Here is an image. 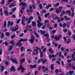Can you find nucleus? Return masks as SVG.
Returning a JSON list of instances; mask_svg holds the SVG:
<instances>
[{"mask_svg":"<svg viewBox=\"0 0 75 75\" xmlns=\"http://www.w3.org/2000/svg\"><path fill=\"white\" fill-rule=\"evenodd\" d=\"M37 14L38 15V18H39V21H38V24L37 25V26L40 27H41L42 25H43V23H41L40 22H41L42 21H41V18L40 17V16L39 15V12H36Z\"/></svg>","mask_w":75,"mask_h":75,"instance_id":"obj_1","label":"nucleus"},{"mask_svg":"<svg viewBox=\"0 0 75 75\" xmlns=\"http://www.w3.org/2000/svg\"><path fill=\"white\" fill-rule=\"evenodd\" d=\"M27 38L21 39L19 40V42L17 43L16 44V45L17 46H19V45L20 47H21V45H22V44L20 42H21L22 41H23V42H24L25 41H27Z\"/></svg>","mask_w":75,"mask_h":75,"instance_id":"obj_2","label":"nucleus"},{"mask_svg":"<svg viewBox=\"0 0 75 75\" xmlns=\"http://www.w3.org/2000/svg\"><path fill=\"white\" fill-rule=\"evenodd\" d=\"M8 60H9V61H12V62L13 63H15L16 64H17V61L16 59H13V58L11 57H7Z\"/></svg>","mask_w":75,"mask_h":75,"instance_id":"obj_3","label":"nucleus"},{"mask_svg":"<svg viewBox=\"0 0 75 75\" xmlns=\"http://www.w3.org/2000/svg\"><path fill=\"white\" fill-rule=\"evenodd\" d=\"M21 5H22L23 7H22V10H24V8L25 7H27V4H26L24 3V2H21L19 4V6H21Z\"/></svg>","mask_w":75,"mask_h":75,"instance_id":"obj_4","label":"nucleus"},{"mask_svg":"<svg viewBox=\"0 0 75 75\" xmlns=\"http://www.w3.org/2000/svg\"><path fill=\"white\" fill-rule=\"evenodd\" d=\"M51 16L52 18L54 20H56V19L58 20V23H59L61 21V20L59 18H58V16H57L55 18H54V16H55L54 15V13H52V15H51Z\"/></svg>","mask_w":75,"mask_h":75,"instance_id":"obj_5","label":"nucleus"},{"mask_svg":"<svg viewBox=\"0 0 75 75\" xmlns=\"http://www.w3.org/2000/svg\"><path fill=\"white\" fill-rule=\"evenodd\" d=\"M28 19L27 18L26 19V18L24 16H23V18L22 19V24L23 25H25V23H24V21H27Z\"/></svg>","mask_w":75,"mask_h":75,"instance_id":"obj_6","label":"nucleus"},{"mask_svg":"<svg viewBox=\"0 0 75 75\" xmlns=\"http://www.w3.org/2000/svg\"><path fill=\"white\" fill-rule=\"evenodd\" d=\"M20 69H21V71L22 73H23L24 72V70H26L27 69H24L23 67L22 66H20L19 68L18 69V71H20Z\"/></svg>","mask_w":75,"mask_h":75,"instance_id":"obj_7","label":"nucleus"},{"mask_svg":"<svg viewBox=\"0 0 75 75\" xmlns=\"http://www.w3.org/2000/svg\"><path fill=\"white\" fill-rule=\"evenodd\" d=\"M34 40V37L33 36V35H31V38L30 40H29V41L30 42V43H33Z\"/></svg>","mask_w":75,"mask_h":75,"instance_id":"obj_8","label":"nucleus"},{"mask_svg":"<svg viewBox=\"0 0 75 75\" xmlns=\"http://www.w3.org/2000/svg\"><path fill=\"white\" fill-rule=\"evenodd\" d=\"M41 61H42V64H44L45 62H47V59L42 60V59L41 58L38 60V63H40Z\"/></svg>","mask_w":75,"mask_h":75,"instance_id":"obj_9","label":"nucleus"},{"mask_svg":"<svg viewBox=\"0 0 75 75\" xmlns=\"http://www.w3.org/2000/svg\"><path fill=\"white\" fill-rule=\"evenodd\" d=\"M61 36H62L61 35L55 36L54 37V39L56 40L57 41H59V39H60V38H61Z\"/></svg>","mask_w":75,"mask_h":75,"instance_id":"obj_10","label":"nucleus"},{"mask_svg":"<svg viewBox=\"0 0 75 75\" xmlns=\"http://www.w3.org/2000/svg\"><path fill=\"white\" fill-rule=\"evenodd\" d=\"M41 69H43V71L44 72H45L48 71V68L47 67L45 68V66H42L41 67Z\"/></svg>","mask_w":75,"mask_h":75,"instance_id":"obj_11","label":"nucleus"},{"mask_svg":"<svg viewBox=\"0 0 75 75\" xmlns=\"http://www.w3.org/2000/svg\"><path fill=\"white\" fill-rule=\"evenodd\" d=\"M59 25H60L61 27H62L63 28H65V27L66 26V24H65V23H64L63 24V25L62 24V23H60L59 24Z\"/></svg>","mask_w":75,"mask_h":75,"instance_id":"obj_12","label":"nucleus"},{"mask_svg":"<svg viewBox=\"0 0 75 75\" xmlns=\"http://www.w3.org/2000/svg\"><path fill=\"white\" fill-rule=\"evenodd\" d=\"M37 54H38V51H37V50H34L33 52V55H37Z\"/></svg>","mask_w":75,"mask_h":75,"instance_id":"obj_13","label":"nucleus"},{"mask_svg":"<svg viewBox=\"0 0 75 75\" xmlns=\"http://www.w3.org/2000/svg\"><path fill=\"white\" fill-rule=\"evenodd\" d=\"M8 26H10V25H11V26H12L13 25V22H10V21H9L8 22Z\"/></svg>","mask_w":75,"mask_h":75,"instance_id":"obj_14","label":"nucleus"},{"mask_svg":"<svg viewBox=\"0 0 75 75\" xmlns=\"http://www.w3.org/2000/svg\"><path fill=\"white\" fill-rule=\"evenodd\" d=\"M20 61L21 62V64L22 65L23 64V62L25 61V58H23V59H21Z\"/></svg>","mask_w":75,"mask_h":75,"instance_id":"obj_15","label":"nucleus"},{"mask_svg":"<svg viewBox=\"0 0 75 75\" xmlns=\"http://www.w3.org/2000/svg\"><path fill=\"white\" fill-rule=\"evenodd\" d=\"M18 29V26L16 25L15 28H14L13 29V31H16Z\"/></svg>","mask_w":75,"mask_h":75,"instance_id":"obj_16","label":"nucleus"},{"mask_svg":"<svg viewBox=\"0 0 75 75\" xmlns=\"http://www.w3.org/2000/svg\"><path fill=\"white\" fill-rule=\"evenodd\" d=\"M62 54V53H61V52H60L59 54V57H61L62 59H64V55H62L61 56V54Z\"/></svg>","mask_w":75,"mask_h":75,"instance_id":"obj_17","label":"nucleus"},{"mask_svg":"<svg viewBox=\"0 0 75 75\" xmlns=\"http://www.w3.org/2000/svg\"><path fill=\"white\" fill-rule=\"evenodd\" d=\"M45 32L46 31H43L42 30H39L38 31L39 33H40L41 34H44L45 33Z\"/></svg>","mask_w":75,"mask_h":75,"instance_id":"obj_18","label":"nucleus"},{"mask_svg":"<svg viewBox=\"0 0 75 75\" xmlns=\"http://www.w3.org/2000/svg\"><path fill=\"white\" fill-rule=\"evenodd\" d=\"M69 67H72L73 69H75V67L73 66L74 65L73 64H70L69 65Z\"/></svg>","mask_w":75,"mask_h":75,"instance_id":"obj_19","label":"nucleus"},{"mask_svg":"<svg viewBox=\"0 0 75 75\" xmlns=\"http://www.w3.org/2000/svg\"><path fill=\"white\" fill-rule=\"evenodd\" d=\"M11 70L12 71H13V72H14V71H16V69H15V68H14V67L13 66L11 67Z\"/></svg>","mask_w":75,"mask_h":75,"instance_id":"obj_20","label":"nucleus"},{"mask_svg":"<svg viewBox=\"0 0 75 75\" xmlns=\"http://www.w3.org/2000/svg\"><path fill=\"white\" fill-rule=\"evenodd\" d=\"M36 64H35L33 65H30V68L31 69L32 68H35L36 67Z\"/></svg>","mask_w":75,"mask_h":75,"instance_id":"obj_21","label":"nucleus"},{"mask_svg":"<svg viewBox=\"0 0 75 75\" xmlns=\"http://www.w3.org/2000/svg\"><path fill=\"white\" fill-rule=\"evenodd\" d=\"M71 57L72 58V59L73 61H75V55L73 54L71 56Z\"/></svg>","mask_w":75,"mask_h":75,"instance_id":"obj_22","label":"nucleus"},{"mask_svg":"<svg viewBox=\"0 0 75 75\" xmlns=\"http://www.w3.org/2000/svg\"><path fill=\"white\" fill-rule=\"evenodd\" d=\"M14 6V3H13L9 5V7L10 8H11L12 7H13Z\"/></svg>","mask_w":75,"mask_h":75,"instance_id":"obj_23","label":"nucleus"},{"mask_svg":"<svg viewBox=\"0 0 75 75\" xmlns=\"http://www.w3.org/2000/svg\"><path fill=\"white\" fill-rule=\"evenodd\" d=\"M52 57L53 58H55L56 57V55H49V58H51Z\"/></svg>","mask_w":75,"mask_h":75,"instance_id":"obj_24","label":"nucleus"},{"mask_svg":"<svg viewBox=\"0 0 75 75\" xmlns=\"http://www.w3.org/2000/svg\"><path fill=\"white\" fill-rule=\"evenodd\" d=\"M4 67L3 66H1V71L2 73L3 72V71H4Z\"/></svg>","mask_w":75,"mask_h":75,"instance_id":"obj_25","label":"nucleus"},{"mask_svg":"<svg viewBox=\"0 0 75 75\" xmlns=\"http://www.w3.org/2000/svg\"><path fill=\"white\" fill-rule=\"evenodd\" d=\"M32 25L33 27H35V26H36V23H35V21L33 22L32 23Z\"/></svg>","mask_w":75,"mask_h":75,"instance_id":"obj_26","label":"nucleus"},{"mask_svg":"<svg viewBox=\"0 0 75 75\" xmlns=\"http://www.w3.org/2000/svg\"><path fill=\"white\" fill-rule=\"evenodd\" d=\"M44 36L45 37H46L47 38H48L49 37V35L48 34V33H47L45 34L44 35Z\"/></svg>","mask_w":75,"mask_h":75,"instance_id":"obj_27","label":"nucleus"},{"mask_svg":"<svg viewBox=\"0 0 75 75\" xmlns=\"http://www.w3.org/2000/svg\"><path fill=\"white\" fill-rule=\"evenodd\" d=\"M31 26L28 25L26 26V28H25V29L26 30H29V28H31Z\"/></svg>","mask_w":75,"mask_h":75,"instance_id":"obj_28","label":"nucleus"},{"mask_svg":"<svg viewBox=\"0 0 75 75\" xmlns=\"http://www.w3.org/2000/svg\"><path fill=\"white\" fill-rule=\"evenodd\" d=\"M49 51L52 54L54 53V51L53 50H52V48H50L49 49Z\"/></svg>","mask_w":75,"mask_h":75,"instance_id":"obj_29","label":"nucleus"},{"mask_svg":"<svg viewBox=\"0 0 75 75\" xmlns=\"http://www.w3.org/2000/svg\"><path fill=\"white\" fill-rule=\"evenodd\" d=\"M33 11L32 10H30L28 9L26 11V12H27V13H29V12H33Z\"/></svg>","mask_w":75,"mask_h":75,"instance_id":"obj_30","label":"nucleus"},{"mask_svg":"<svg viewBox=\"0 0 75 75\" xmlns=\"http://www.w3.org/2000/svg\"><path fill=\"white\" fill-rule=\"evenodd\" d=\"M4 12L6 16H7V15L8 14V11L6 10H4Z\"/></svg>","mask_w":75,"mask_h":75,"instance_id":"obj_31","label":"nucleus"},{"mask_svg":"<svg viewBox=\"0 0 75 75\" xmlns=\"http://www.w3.org/2000/svg\"><path fill=\"white\" fill-rule=\"evenodd\" d=\"M64 18L66 19V20L68 21L69 20H70V19L69 18H67V17L66 16H65L64 17Z\"/></svg>","mask_w":75,"mask_h":75,"instance_id":"obj_32","label":"nucleus"},{"mask_svg":"<svg viewBox=\"0 0 75 75\" xmlns=\"http://www.w3.org/2000/svg\"><path fill=\"white\" fill-rule=\"evenodd\" d=\"M60 11H59V8H57L56 9V13H60Z\"/></svg>","mask_w":75,"mask_h":75,"instance_id":"obj_33","label":"nucleus"},{"mask_svg":"<svg viewBox=\"0 0 75 75\" xmlns=\"http://www.w3.org/2000/svg\"><path fill=\"white\" fill-rule=\"evenodd\" d=\"M2 10H3V9L2 8H1L0 9V14H1V15L3 16V12L2 11Z\"/></svg>","mask_w":75,"mask_h":75,"instance_id":"obj_34","label":"nucleus"},{"mask_svg":"<svg viewBox=\"0 0 75 75\" xmlns=\"http://www.w3.org/2000/svg\"><path fill=\"white\" fill-rule=\"evenodd\" d=\"M59 6V3H57L56 4H54L53 5L54 7H57V6Z\"/></svg>","mask_w":75,"mask_h":75,"instance_id":"obj_35","label":"nucleus"},{"mask_svg":"<svg viewBox=\"0 0 75 75\" xmlns=\"http://www.w3.org/2000/svg\"><path fill=\"white\" fill-rule=\"evenodd\" d=\"M65 14V11H63L62 12V13H61V14H60V16L61 17H62V16L63 15V14Z\"/></svg>","mask_w":75,"mask_h":75,"instance_id":"obj_36","label":"nucleus"},{"mask_svg":"<svg viewBox=\"0 0 75 75\" xmlns=\"http://www.w3.org/2000/svg\"><path fill=\"white\" fill-rule=\"evenodd\" d=\"M50 13H46L45 15V17H47L49 15H50Z\"/></svg>","mask_w":75,"mask_h":75,"instance_id":"obj_37","label":"nucleus"},{"mask_svg":"<svg viewBox=\"0 0 75 75\" xmlns=\"http://www.w3.org/2000/svg\"><path fill=\"white\" fill-rule=\"evenodd\" d=\"M36 49H37V50H37V51L38 50H39L40 52H41V49H40V48L38 47H36Z\"/></svg>","mask_w":75,"mask_h":75,"instance_id":"obj_38","label":"nucleus"},{"mask_svg":"<svg viewBox=\"0 0 75 75\" xmlns=\"http://www.w3.org/2000/svg\"><path fill=\"white\" fill-rule=\"evenodd\" d=\"M5 35L6 36H9L10 35V33L8 32H6Z\"/></svg>","mask_w":75,"mask_h":75,"instance_id":"obj_39","label":"nucleus"},{"mask_svg":"<svg viewBox=\"0 0 75 75\" xmlns=\"http://www.w3.org/2000/svg\"><path fill=\"white\" fill-rule=\"evenodd\" d=\"M9 43L11 44H13V45L14 44V41L13 40H11V41H10L9 42Z\"/></svg>","mask_w":75,"mask_h":75,"instance_id":"obj_40","label":"nucleus"},{"mask_svg":"<svg viewBox=\"0 0 75 75\" xmlns=\"http://www.w3.org/2000/svg\"><path fill=\"white\" fill-rule=\"evenodd\" d=\"M74 72L73 71H69V74L70 75H72V74H74Z\"/></svg>","mask_w":75,"mask_h":75,"instance_id":"obj_41","label":"nucleus"},{"mask_svg":"<svg viewBox=\"0 0 75 75\" xmlns=\"http://www.w3.org/2000/svg\"><path fill=\"white\" fill-rule=\"evenodd\" d=\"M25 50V48H24V47H21V51H23V50Z\"/></svg>","mask_w":75,"mask_h":75,"instance_id":"obj_42","label":"nucleus"},{"mask_svg":"<svg viewBox=\"0 0 75 75\" xmlns=\"http://www.w3.org/2000/svg\"><path fill=\"white\" fill-rule=\"evenodd\" d=\"M72 61V59H68L67 60V62L68 63H71V62Z\"/></svg>","mask_w":75,"mask_h":75,"instance_id":"obj_43","label":"nucleus"},{"mask_svg":"<svg viewBox=\"0 0 75 75\" xmlns=\"http://www.w3.org/2000/svg\"><path fill=\"white\" fill-rule=\"evenodd\" d=\"M71 42V40H67L66 42V43L67 44H69Z\"/></svg>","mask_w":75,"mask_h":75,"instance_id":"obj_44","label":"nucleus"},{"mask_svg":"<svg viewBox=\"0 0 75 75\" xmlns=\"http://www.w3.org/2000/svg\"><path fill=\"white\" fill-rule=\"evenodd\" d=\"M7 24V23H6V21H5L4 23V27H6V24Z\"/></svg>","mask_w":75,"mask_h":75,"instance_id":"obj_45","label":"nucleus"},{"mask_svg":"<svg viewBox=\"0 0 75 75\" xmlns=\"http://www.w3.org/2000/svg\"><path fill=\"white\" fill-rule=\"evenodd\" d=\"M28 31H30V33L31 34L33 33V30H32V29H30V30H28Z\"/></svg>","mask_w":75,"mask_h":75,"instance_id":"obj_46","label":"nucleus"},{"mask_svg":"<svg viewBox=\"0 0 75 75\" xmlns=\"http://www.w3.org/2000/svg\"><path fill=\"white\" fill-rule=\"evenodd\" d=\"M4 37V34L3 33H1V38H3V37Z\"/></svg>","mask_w":75,"mask_h":75,"instance_id":"obj_47","label":"nucleus"},{"mask_svg":"<svg viewBox=\"0 0 75 75\" xmlns=\"http://www.w3.org/2000/svg\"><path fill=\"white\" fill-rule=\"evenodd\" d=\"M39 7L40 9H41L42 7V5L41 4H40L39 5Z\"/></svg>","mask_w":75,"mask_h":75,"instance_id":"obj_48","label":"nucleus"},{"mask_svg":"<svg viewBox=\"0 0 75 75\" xmlns=\"http://www.w3.org/2000/svg\"><path fill=\"white\" fill-rule=\"evenodd\" d=\"M13 47L12 46H10L9 47V48L8 49L9 51H11V49H12Z\"/></svg>","mask_w":75,"mask_h":75,"instance_id":"obj_49","label":"nucleus"},{"mask_svg":"<svg viewBox=\"0 0 75 75\" xmlns=\"http://www.w3.org/2000/svg\"><path fill=\"white\" fill-rule=\"evenodd\" d=\"M33 17L31 16L29 18H28V20H33Z\"/></svg>","mask_w":75,"mask_h":75,"instance_id":"obj_50","label":"nucleus"},{"mask_svg":"<svg viewBox=\"0 0 75 75\" xmlns=\"http://www.w3.org/2000/svg\"><path fill=\"white\" fill-rule=\"evenodd\" d=\"M66 13L67 14H69L71 13V11H70L67 10L66 11Z\"/></svg>","mask_w":75,"mask_h":75,"instance_id":"obj_51","label":"nucleus"},{"mask_svg":"<svg viewBox=\"0 0 75 75\" xmlns=\"http://www.w3.org/2000/svg\"><path fill=\"white\" fill-rule=\"evenodd\" d=\"M24 55H25V54H24V53L23 54L21 55V58H23V57Z\"/></svg>","mask_w":75,"mask_h":75,"instance_id":"obj_52","label":"nucleus"},{"mask_svg":"<svg viewBox=\"0 0 75 75\" xmlns=\"http://www.w3.org/2000/svg\"><path fill=\"white\" fill-rule=\"evenodd\" d=\"M54 68V64H52L51 65V69H53Z\"/></svg>","mask_w":75,"mask_h":75,"instance_id":"obj_53","label":"nucleus"},{"mask_svg":"<svg viewBox=\"0 0 75 75\" xmlns=\"http://www.w3.org/2000/svg\"><path fill=\"white\" fill-rule=\"evenodd\" d=\"M27 51H28V52H32V50L30 49H27Z\"/></svg>","mask_w":75,"mask_h":75,"instance_id":"obj_54","label":"nucleus"},{"mask_svg":"<svg viewBox=\"0 0 75 75\" xmlns=\"http://www.w3.org/2000/svg\"><path fill=\"white\" fill-rule=\"evenodd\" d=\"M62 8H63V7H59V10L60 11H61Z\"/></svg>","mask_w":75,"mask_h":75,"instance_id":"obj_55","label":"nucleus"},{"mask_svg":"<svg viewBox=\"0 0 75 75\" xmlns=\"http://www.w3.org/2000/svg\"><path fill=\"white\" fill-rule=\"evenodd\" d=\"M72 38H73L74 40H75V35H73L72 37Z\"/></svg>","mask_w":75,"mask_h":75,"instance_id":"obj_56","label":"nucleus"},{"mask_svg":"<svg viewBox=\"0 0 75 75\" xmlns=\"http://www.w3.org/2000/svg\"><path fill=\"white\" fill-rule=\"evenodd\" d=\"M3 50L1 49L0 50V55H2Z\"/></svg>","mask_w":75,"mask_h":75,"instance_id":"obj_57","label":"nucleus"},{"mask_svg":"<svg viewBox=\"0 0 75 75\" xmlns=\"http://www.w3.org/2000/svg\"><path fill=\"white\" fill-rule=\"evenodd\" d=\"M16 37V35H13L11 36V38H14Z\"/></svg>","mask_w":75,"mask_h":75,"instance_id":"obj_58","label":"nucleus"},{"mask_svg":"<svg viewBox=\"0 0 75 75\" xmlns=\"http://www.w3.org/2000/svg\"><path fill=\"white\" fill-rule=\"evenodd\" d=\"M71 58V56L70 55H69L67 57V59H69V58Z\"/></svg>","mask_w":75,"mask_h":75,"instance_id":"obj_59","label":"nucleus"},{"mask_svg":"<svg viewBox=\"0 0 75 75\" xmlns=\"http://www.w3.org/2000/svg\"><path fill=\"white\" fill-rule=\"evenodd\" d=\"M29 8L30 9V10H32V9L33 8V6H31V5H30L29 6Z\"/></svg>","mask_w":75,"mask_h":75,"instance_id":"obj_60","label":"nucleus"},{"mask_svg":"<svg viewBox=\"0 0 75 75\" xmlns=\"http://www.w3.org/2000/svg\"><path fill=\"white\" fill-rule=\"evenodd\" d=\"M52 34H54V33H56V30H54L52 31Z\"/></svg>","mask_w":75,"mask_h":75,"instance_id":"obj_61","label":"nucleus"},{"mask_svg":"<svg viewBox=\"0 0 75 75\" xmlns=\"http://www.w3.org/2000/svg\"><path fill=\"white\" fill-rule=\"evenodd\" d=\"M13 0H9L8 1V3H11V2H13Z\"/></svg>","mask_w":75,"mask_h":75,"instance_id":"obj_62","label":"nucleus"},{"mask_svg":"<svg viewBox=\"0 0 75 75\" xmlns=\"http://www.w3.org/2000/svg\"><path fill=\"white\" fill-rule=\"evenodd\" d=\"M40 52V57H42V55H43V54H42V52Z\"/></svg>","mask_w":75,"mask_h":75,"instance_id":"obj_63","label":"nucleus"},{"mask_svg":"<svg viewBox=\"0 0 75 75\" xmlns=\"http://www.w3.org/2000/svg\"><path fill=\"white\" fill-rule=\"evenodd\" d=\"M20 21V19H18V21H16V23L17 24H18L19 23V22Z\"/></svg>","mask_w":75,"mask_h":75,"instance_id":"obj_64","label":"nucleus"}]
</instances>
